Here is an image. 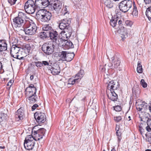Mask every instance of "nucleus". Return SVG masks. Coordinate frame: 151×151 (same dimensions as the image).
<instances>
[{
  "instance_id": "1",
  "label": "nucleus",
  "mask_w": 151,
  "mask_h": 151,
  "mask_svg": "<svg viewBox=\"0 0 151 151\" xmlns=\"http://www.w3.org/2000/svg\"><path fill=\"white\" fill-rule=\"evenodd\" d=\"M118 82H114L112 80L109 82L107 86V95L108 98L112 101H116L117 99V96L114 91L119 87Z\"/></svg>"
},
{
  "instance_id": "2",
  "label": "nucleus",
  "mask_w": 151,
  "mask_h": 151,
  "mask_svg": "<svg viewBox=\"0 0 151 151\" xmlns=\"http://www.w3.org/2000/svg\"><path fill=\"white\" fill-rule=\"evenodd\" d=\"M22 49L17 44H13L11 48L10 54L12 57L19 60L24 59V56L23 55L21 50Z\"/></svg>"
},
{
  "instance_id": "3",
  "label": "nucleus",
  "mask_w": 151,
  "mask_h": 151,
  "mask_svg": "<svg viewBox=\"0 0 151 151\" xmlns=\"http://www.w3.org/2000/svg\"><path fill=\"white\" fill-rule=\"evenodd\" d=\"M37 17L42 22H47L51 19V14L45 10H40L37 12Z\"/></svg>"
},
{
  "instance_id": "4",
  "label": "nucleus",
  "mask_w": 151,
  "mask_h": 151,
  "mask_svg": "<svg viewBox=\"0 0 151 151\" xmlns=\"http://www.w3.org/2000/svg\"><path fill=\"white\" fill-rule=\"evenodd\" d=\"M132 5V1L125 0L121 1L119 5V7L120 11L124 12H127L131 7Z\"/></svg>"
},
{
  "instance_id": "5",
  "label": "nucleus",
  "mask_w": 151,
  "mask_h": 151,
  "mask_svg": "<svg viewBox=\"0 0 151 151\" xmlns=\"http://www.w3.org/2000/svg\"><path fill=\"white\" fill-rule=\"evenodd\" d=\"M34 1L32 0H28L25 4L24 9L26 12L32 14L35 12L36 7Z\"/></svg>"
},
{
  "instance_id": "6",
  "label": "nucleus",
  "mask_w": 151,
  "mask_h": 151,
  "mask_svg": "<svg viewBox=\"0 0 151 151\" xmlns=\"http://www.w3.org/2000/svg\"><path fill=\"white\" fill-rule=\"evenodd\" d=\"M42 49L46 54L49 55L52 54L54 51V45L51 42H47L43 44Z\"/></svg>"
},
{
  "instance_id": "7",
  "label": "nucleus",
  "mask_w": 151,
  "mask_h": 151,
  "mask_svg": "<svg viewBox=\"0 0 151 151\" xmlns=\"http://www.w3.org/2000/svg\"><path fill=\"white\" fill-rule=\"evenodd\" d=\"M37 30V27L33 22H30L27 27L24 30L26 34L28 35H33L35 34Z\"/></svg>"
},
{
  "instance_id": "8",
  "label": "nucleus",
  "mask_w": 151,
  "mask_h": 151,
  "mask_svg": "<svg viewBox=\"0 0 151 151\" xmlns=\"http://www.w3.org/2000/svg\"><path fill=\"white\" fill-rule=\"evenodd\" d=\"M111 63L108 64L107 66L111 69L117 68L120 65V61L118 55H115L111 58Z\"/></svg>"
},
{
  "instance_id": "9",
  "label": "nucleus",
  "mask_w": 151,
  "mask_h": 151,
  "mask_svg": "<svg viewBox=\"0 0 151 151\" xmlns=\"http://www.w3.org/2000/svg\"><path fill=\"white\" fill-rule=\"evenodd\" d=\"M45 130L43 128H41L36 131H32V134L34 140L35 141H39L43 138L44 135Z\"/></svg>"
},
{
  "instance_id": "10",
  "label": "nucleus",
  "mask_w": 151,
  "mask_h": 151,
  "mask_svg": "<svg viewBox=\"0 0 151 151\" xmlns=\"http://www.w3.org/2000/svg\"><path fill=\"white\" fill-rule=\"evenodd\" d=\"M34 117L37 121L40 124L44 123L46 121V115L43 112L39 111L36 112Z\"/></svg>"
},
{
  "instance_id": "11",
  "label": "nucleus",
  "mask_w": 151,
  "mask_h": 151,
  "mask_svg": "<svg viewBox=\"0 0 151 151\" xmlns=\"http://www.w3.org/2000/svg\"><path fill=\"white\" fill-rule=\"evenodd\" d=\"M70 20L68 19H63L61 21L59 25V28L62 30L68 29L70 28Z\"/></svg>"
},
{
  "instance_id": "12",
  "label": "nucleus",
  "mask_w": 151,
  "mask_h": 151,
  "mask_svg": "<svg viewBox=\"0 0 151 151\" xmlns=\"http://www.w3.org/2000/svg\"><path fill=\"white\" fill-rule=\"evenodd\" d=\"M37 91L36 88L34 86V85L31 84L26 88L25 90V94L26 96L33 95V94L36 95Z\"/></svg>"
},
{
  "instance_id": "13",
  "label": "nucleus",
  "mask_w": 151,
  "mask_h": 151,
  "mask_svg": "<svg viewBox=\"0 0 151 151\" xmlns=\"http://www.w3.org/2000/svg\"><path fill=\"white\" fill-rule=\"evenodd\" d=\"M24 24V21L19 17H16L13 19V26L15 28H19Z\"/></svg>"
},
{
  "instance_id": "14",
  "label": "nucleus",
  "mask_w": 151,
  "mask_h": 151,
  "mask_svg": "<svg viewBox=\"0 0 151 151\" xmlns=\"http://www.w3.org/2000/svg\"><path fill=\"white\" fill-rule=\"evenodd\" d=\"M50 10H55L57 12H59L62 7V4L59 1H57L56 2L51 5Z\"/></svg>"
},
{
  "instance_id": "15",
  "label": "nucleus",
  "mask_w": 151,
  "mask_h": 151,
  "mask_svg": "<svg viewBox=\"0 0 151 151\" xmlns=\"http://www.w3.org/2000/svg\"><path fill=\"white\" fill-rule=\"evenodd\" d=\"M24 115V111L22 108L18 109L16 113L15 119L16 121H18L23 119Z\"/></svg>"
},
{
  "instance_id": "16",
  "label": "nucleus",
  "mask_w": 151,
  "mask_h": 151,
  "mask_svg": "<svg viewBox=\"0 0 151 151\" xmlns=\"http://www.w3.org/2000/svg\"><path fill=\"white\" fill-rule=\"evenodd\" d=\"M48 35L50 39L53 40V41H56L58 38V33L55 31L52 30L49 31L48 32Z\"/></svg>"
},
{
  "instance_id": "17",
  "label": "nucleus",
  "mask_w": 151,
  "mask_h": 151,
  "mask_svg": "<svg viewBox=\"0 0 151 151\" xmlns=\"http://www.w3.org/2000/svg\"><path fill=\"white\" fill-rule=\"evenodd\" d=\"M118 32L119 34L122 35L121 37L122 40H124L126 37L127 36L128 33L127 29L124 27H121L119 28V29L118 31Z\"/></svg>"
},
{
  "instance_id": "18",
  "label": "nucleus",
  "mask_w": 151,
  "mask_h": 151,
  "mask_svg": "<svg viewBox=\"0 0 151 151\" xmlns=\"http://www.w3.org/2000/svg\"><path fill=\"white\" fill-rule=\"evenodd\" d=\"M35 144L34 141L29 142L24 141V146L26 149L31 150L33 148Z\"/></svg>"
},
{
  "instance_id": "19",
  "label": "nucleus",
  "mask_w": 151,
  "mask_h": 151,
  "mask_svg": "<svg viewBox=\"0 0 151 151\" xmlns=\"http://www.w3.org/2000/svg\"><path fill=\"white\" fill-rule=\"evenodd\" d=\"M7 44L6 41L4 40H0V52L7 49Z\"/></svg>"
},
{
  "instance_id": "20",
  "label": "nucleus",
  "mask_w": 151,
  "mask_h": 151,
  "mask_svg": "<svg viewBox=\"0 0 151 151\" xmlns=\"http://www.w3.org/2000/svg\"><path fill=\"white\" fill-rule=\"evenodd\" d=\"M51 73L53 75H56L59 74L60 70L59 65H56L53 66L51 70Z\"/></svg>"
},
{
  "instance_id": "21",
  "label": "nucleus",
  "mask_w": 151,
  "mask_h": 151,
  "mask_svg": "<svg viewBox=\"0 0 151 151\" xmlns=\"http://www.w3.org/2000/svg\"><path fill=\"white\" fill-rule=\"evenodd\" d=\"M101 2L109 8H111L113 6L114 4L112 0H101Z\"/></svg>"
},
{
  "instance_id": "22",
  "label": "nucleus",
  "mask_w": 151,
  "mask_h": 151,
  "mask_svg": "<svg viewBox=\"0 0 151 151\" xmlns=\"http://www.w3.org/2000/svg\"><path fill=\"white\" fill-rule=\"evenodd\" d=\"M27 99L29 101L30 104L34 103L37 101V96L36 95L33 94V95H30L29 96H26Z\"/></svg>"
},
{
  "instance_id": "23",
  "label": "nucleus",
  "mask_w": 151,
  "mask_h": 151,
  "mask_svg": "<svg viewBox=\"0 0 151 151\" xmlns=\"http://www.w3.org/2000/svg\"><path fill=\"white\" fill-rule=\"evenodd\" d=\"M147 106V104L145 101L142 102L141 104L136 105V108L139 111H141L143 108H146Z\"/></svg>"
},
{
  "instance_id": "24",
  "label": "nucleus",
  "mask_w": 151,
  "mask_h": 151,
  "mask_svg": "<svg viewBox=\"0 0 151 151\" xmlns=\"http://www.w3.org/2000/svg\"><path fill=\"white\" fill-rule=\"evenodd\" d=\"M63 45L67 49H69L70 48L73 47V45L71 42L69 40H65L63 42Z\"/></svg>"
},
{
  "instance_id": "25",
  "label": "nucleus",
  "mask_w": 151,
  "mask_h": 151,
  "mask_svg": "<svg viewBox=\"0 0 151 151\" xmlns=\"http://www.w3.org/2000/svg\"><path fill=\"white\" fill-rule=\"evenodd\" d=\"M66 52L62 51L60 52L58 54V56L59 57V59L62 61H65Z\"/></svg>"
},
{
  "instance_id": "26",
  "label": "nucleus",
  "mask_w": 151,
  "mask_h": 151,
  "mask_svg": "<svg viewBox=\"0 0 151 151\" xmlns=\"http://www.w3.org/2000/svg\"><path fill=\"white\" fill-rule=\"evenodd\" d=\"M74 56L73 53H69L66 52L65 61L68 62L71 61L73 58Z\"/></svg>"
},
{
  "instance_id": "27",
  "label": "nucleus",
  "mask_w": 151,
  "mask_h": 151,
  "mask_svg": "<svg viewBox=\"0 0 151 151\" xmlns=\"http://www.w3.org/2000/svg\"><path fill=\"white\" fill-rule=\"evenodd\" d=\"M84 72L83 70H81L76 75L75 78L78 79L80 81L81 78L84 76Z\"/></svg>"
},
{
  "instance_id": "28",
  "label": "nucleus",
  "mask_w": 151,
  "mask_h": 151,
  "mask_svg": "<svg viewBox=\"0 0 151 151\" xmlns=\"http://www.w3.org/2000/svg\"><path fill=\"white\" fill-rule=\"evenodd\" d=\"M146 15L148 20L151 22V6L147 9L146 11Z\"/></svg>"
},
{
  "instance_id": "29",
  "label": "nucleus",
  "mask_w": 151,
  "mask_h": 151,
  "mask_svg": "<svg viewBox=\"0 0 151 151\" xmlns=\"http://www.w3.org/2000/svg\"><path fill=\"white\" fill-rule=\"evenodd\" d=\"M147 124V126L146 127V130L148 132H151V117L150 118H148Z\"/></svg>"
},
{
  "instance_id": "30",
  "label": "nucleus",
  "mask_w": 151,
  "mask_h": 151,
  "mask_svg": "<svg viewBox=\"0 0 151 151\" xmlns=\"http://www.w3.org/2000/svg\"><path fill=\"white\" fill-rule=\"evenodd\" d=\"M48 35V32H44L40 33L39 35L40 38L42 39L46 38Z\"/></svg>"
},
{
  "instance_id": "31",
  "label": "nucleus",
  "mask_w": 151,
  "mask_h": 151,
  "mask_svg": "<svg viewBox=\"0 0 151 151\" xmlns=\"http://www.w3.org/2000/svg\"><path fill=\"white\" fill-rule=\"evenodd\" d=\"M52 28L49 24H45L43 26L42 29L44 31L49 32L52 30Z\"/></svg>"
},
{
  "instance_id": "32",
  "label": "nucleus",
  "mask_w": 151,
  "mask_h": 151,
  "mask_svg": "<svg viewBox=\"0 0 151 151\" xmlns=\"http://www.w3.org/2000/svg\"><path fill=\"white\" fill-rule=\"evenodd\" d=\"M78 79L76 78L75 79L73 78H70L68 80V84L73 85L76 82H78L79 81Z\"/></svg>"
},
{
  "instance_id": "33",
  "label": "nucleus",
  "mask_w": 151,
  "mask_h": 151,
  "mask_svg": "<svg viewBox=\"0 0 151 151\" xmlns=\"http://www.w3.org/2000/svg\"><path fill=\"white\" fill-rule=\"evenodd\" d=\"M141 63L140 61H138L137 63V71L139 73H142V68Z\"/></svg>"
},
{
  "instance_id": "34",
  "label": "nucleus",
  "mask_w": 151,
  "mask_h": 151,
  "mask_svg": "<svg viewBox=\"0 0 151 151\" xmlns=\"http://www.w3.org/2000/svg\"><path fill=\"white\" fill-rule=\"evenodd\" d=\"M133 7L132 14L134 17H136L138 15V11L137 8L134 4H133Z\"/></svg>"
},
{
  "instance_id": "35",
  "label": "nucleus",
  "mask_w": 151,
  "mask_h": 151,
  "mask_svg": "<svg viewBox=\"0 0 151 151\" xmlns=\"http://www.w3.org/2000/svg\"><path fill=\"white\" fill-rule=\"evenodd\" d=\"M34 140L33 135H27L26 138L24 141H34Z\"/></svg>"
},
{
  "instance_id": "36",
  "label": "nucleus",
  "mask_w": 151,
  "mask_h": 151,
  "mask_svg": "<svg viewBox=\"0 0 151 151\" xmlns=\"http://www.w3.org/2000/svg\"><path fill=\"white\" fill-rule=\"evenodd\" d=\"M109 76L107 74L104 75V81L105 83L107 84V86L108 85L109 82L111 81H110V79L109 78Z\"/></svg>"
},
{
  "instance_id": "37",
  "label": "nucleus",
  "mask_w": 151,
  "mask_h": 151,
  "mask_svg": "<svg viewBox=\"0 0 151 151\" xmlns=\"http://www.w3.org/2000/svg\"><path fill=\"white\" fill-rule=\"evenodd\" d=\"M98 105L97 104H92L91 106V108L90 109H92V112L94 114H96V109L97 108L96 107H97Z\"/></svg>"
},
{
  "instance_id": "38",
  "label": "nucleus",
  "mask_w": 151,
  "mask_h": 151,
  "mask_svg": "<svg viewBox=\"0 0 151 151\" xmlns=\"http://www.w3.org/2000/svg\"><path fill=\"white\" fill-rule=\"evenodd\" d=\"M26 17V15L24 13L22 12H19L18 16L17 17H19L20 19H22V20L24 19Z\"/></svg>"
},
{
  "instance_id": "39",
  "label": "nucleus",
  "mask_w": 151,
  "mask_h": 151,
  "mask_svg": "<svg viewBox=\"0 0 151 151\" xmlns=\"http://www.w3.org/2000/svg\"><path fill=\"white\" fill-rule=\"evenodd\" d=\"M117 21V18H114L111 20L110 24L113 27H115L116 25V22Z\"/></svg>"
},
{
  "instance_id": "40",
  "label": "nucleus",
  "mask_w": 151,
  "mask_h": 151,
  "mask_svg": "<svg viewBox=\"0 0 151 151\" xmlns=\"http://www.w3.org/2000/svg\"><path fill=\"white\" fill-rule=\"evenodd\" d=\"M146 137V140L151 143V133H147L145 134Z\"/></svg>"
},
{
  "instance_id": "41",
  "label": "nucleus",
  "mask_w": 151,
  "mask_h": 151,
  "mask_svg": "<svg viewBox=\"0 0 151 151\" xmlns=\"http://www.w3.org/2000/svg\"><path fill=\"white\" fill-rule=\"evenodd\" d=\"M125 23L127 26L131 27L133 24V22L131 20H127L125 21Z\"/></svg>"
},
{
  "instance_id": "42",
  "label": "nucleus",
  "mask_w": 151,
  "mask_h": 151,
  "mask_svg": "<svg viewBox=\"0 0 151 151\" xmlns=\"http://www.w3.org/2000/svg\"><path fill=\"white\" fill-rule=\"evenodd\" d=\"M140 83L142 86L144 88H146L147 86V83L145 82V80L142 79L140 81Z\"/></svg>"
},
{
  "instance_id": "43",
  "label": "nucleus",
  "mask_w": 151,
  "mask_h": 151,
  "mask_svg": "<svg viewBox=\"0 0 151 151\" xmlns=\"http://www.w3.org/2000/svg\"><path fill=\"white\" fill-rule=\"evenodd\" d=\"M62 14L63 15H65L68 12V11H67V6H65L63 7V9L62 10Z\"/></svg>"
},
{
  "instance_id": "44",
  "label": "nucleus",
  "mask_w": 151,
  "mask_h": 151,
  "mask_svg": "<svg viewBox=\"0 0 151 151\" xmlns=\"http://www.w3.org/2000/svg\"><path fill=\"white\" fill-rule=\"evenodd\" d=\"M35 63V65L37 67H41L42 66V64L41 62L38 61Z\"/></svg>"
},
{
  "instance_id": "45",
  "label": "nucleus",
  "mask_w": 151,
  "mask_h": 151,
  "mask_svg": "<svg viewBox=\"0 0 151 151\" xmlns=\"http://www.w3.org/2000/svg\"><path fill=\"white\" fill-rule=\"evenodd\" d=\"M114 121L116 122H119L122 119V118L120 116H116L114 117Z\"/></svg>"
},
{
  "instance_id": "46",
  "label": "nucleus",
  "mask_w": 151,
  "mask_h": 151,
  "mask_svg": "<svg viewBox=\"0 0 151 151\" xmlns=\"http://www.w3.org/2000/svg\"><path fill=\"white\" fill-rule=\"evenodd\" d=\"M17 0H8V1L11 5H13L15 4Z\"/></svg>"
},
{
  "instance_id": "47",
  "label": "nucleus",
  "mask_w": 151,
  "mask_h": 151,
  "mask_svg": "<svg viewBox=\"0 0 151 151\" xmlns=\"http://www.w3.org/2000/svg\"><path fill=\"white\" fill-rule=\"evenodd\" d=\"M114 109L116 111H119L121 110L122 109L119 106H117L114 107Z\"/></svg>"
},
{
  "instance_id": "48",
  "label": "nucleus",
  "mask_w": 151,
  "mask_h": 151,
  "mask_svg": "<svg viewBox=\"0 0 151 151\" xmlns=\"http://www.w3.org/2000/svg\"><path fill=\"white\" fill-rule=\"evenodd\" d=\"M14 82V81L12 80H10V81L7 83V86H9V88H10L12 86V83Z\"/></svg>"
},
{
  "instance_id": "49",
  "label": "nucleus",
  "mask_w": 151,
  "mask_h": 151,
  "mask_svg": "<svg viewBox=\"0 0 151 151\" xmlns=\"http://www.w3.org/2000/svg\"><path fill=\"white\" fill-rule=\"evenodd\" d=\"M42 65H47L48 66H50V65L49 63L47 61H43L42 62Z\"/></svg>"
},
{
  "instance_id": "50",
  "label": "nucleus",
  "mask_w": 151,
  "mask_h": 151,
  "mask_svg": "<svg viewBox=\"0 0 151 151\" xmlns=\"http://www.w3.org/2000/svg\"><path fill=\"white\" fill-rule=\"evenodd\" d=\"M7 116V115L6 114H3L1 115V119H2V120H5Z\"/></svg>"
},
{
  "instance_id": "51",
  "label": "nucleus",
  "mask_w": 151,
  "mask_h": 151,
  "mask_svg": "<svg viewBox=\"0 0 151 151\" xmlns=\"http://www.w3.org/2000/svg\"><path fill=\"white\" fill-rule=\"evenodd\" d=\"M140 132L141 134H142V137L144 138V135L145 134L143 133L144 132V129L140 127Z\"/></svg>"
},
{
  "instance_id": "52",
  "label": "nucleus",
  "mask_w": 151,
  "mask_h": 151,
  "mask_svg": "<svg viewBox=\"0 0 151 151\" xmlns=\"http://www.w3.org/2000/svg\"><path fill=\"white\" fill-rule=\"evenodd\" d=\"M38 106L37 104H34L32 107V110H35L37 107Z\"/></svg>"
},
{
  "instance_id": "53",
  "label": "nucleus",
  "mask_w": 151,
  "mask_h": 151,
  "mask_svg": "<svg viewBox=\"0 0 151 151\" xmlns=\"http://www.w3.org/2000/svg\"><path fill=\"white\" fill-rule=\"evenodd\" d=\"M137 3L139 5L142 4L144 2H145L144 0H137Z\"/></svg>"
},
{
  "instance_id": "54",
  "label": "nucleus",
  "mask_w": 151,
  "mask_h": 151,
  "mask_svg": "<svg viewBox=\"0 0 151 151\" xmlns=\"http://www.w3.org/2000/svg\"><path fill=\"white\" fill-rule=\"evenodd\" d=\"M116 135L117 136H118V139H119L121 135V133L119 131H116Z\"/></svg>"
},
{
  "instance_id": "55",
  "label": "nucleus",
  "mask_w": 151,
  "mask_h": 151,
  "mask_svg": "<svg viewBox=\"0 0 151 151\" xmlns=\"http://www.w3.org/2000/svg\"><path fill=\"white\" fill-rule=\"evenodd\" d=\"M146 4H149L151 2V0H144Z\"/></svg>"
},
{
  "instance_id": "56",
  "label": "nucleus",
  "mask_w": 151,
  "mask_h": 151,
  "mask_svg": "<svg viewBox=\"0 0 151 151\" xmlns=\"http://www.w3.org/2000/svg\"><path fill=\"white\" fill-rule=\"evenodd\" d=\"M105 68H104H104H102H102H100V69H101V70H102V71H104V70H105V69H106V64H105Z\"/></svg>"
},
{
  "instance_id": "57",
  "label": "nucleus",
  "mask_w": 151,
  "mask_h": 151,
  "mask_svg": "<svg viewBox=\"0 0 151 151\" xmlns=\"http://www.w3.org/2000/svg\"><path fill=\"white\" fill-rule=\"evenodd\" d=\"M116 130L117 131H119V126L118 125L117 126L116 125Z\"/></svg>"
},
{
  "instance_id": "58",
  "label": "nucleus",
  "mask_w": 151,
  "mask_h": 151,
  "mask_svg": "<svg viewBox=\"0 0 151 151\" xmlns=\"http://www.w3.org/2000/svg\"><path fill=\"white\" fill-rule=\"evenodd\" d=\"M50 66H47V67L48 68V69L49 70H52V67L51 66L52 64L50 63Z\"/></svg>"
},
{
  "instance_id": "59",
  "label": "nucleus",
  "mask_w": 151,
  "mask_h": 151,
  "mask_svg": "<svg viewBox=\"0 0 151 151\" xmlns=\"http://www.w3.org/2000/svg\"><path fill=\"white\" fill-rule=\"evenodd\" d=\"M127 119L128 121H130L131 120V117L130 116H129L128 118H127Z\"/></svg>"
},
{
  "instance_id": "60",
  "label": "nucleus",
  "mask_w": 151,
  "mask_h": 151,
  "mask_svg": "<svg viewBox=\"0 0 151 151\" xmlns=\"http://www.w3.org/2000/svg\"><path fill=\"white\" fill-rule=\"evenodd\" d=\"M30 79L31 80H32L34 78V76L33 75H31L30 76Z\"/></svg>"
},
{
  "instance_id": "61",
  "label": "nucleus",
  "mask_w": 151,
  "mask_h": 151,
  "mask_svg": "<svg viewBox=\"0 0 151 151\" xmlns=\"http://www.w3.org/2000/svg\"><path fill=\"white\" fill-rule=\"evenodd\" d=\"M65 30H63L61 32V35H64L65 33Z\"/></svg>"
},
{
  "instance_id": "62",
  "label": "nucleus",
  "mask_w": 151,
  "mask_h": 151,
  "mask_svg": "<svg viewBox=\"0 0 151 151\" xmlns=\"http://www.w3.org/2000/svg\"><path fill=\"white\" fill-rule=\"evenodd\" d=\"M78 4V6L79 7V8H80V9H81V8H82V7H83L82 6H81V5H80L79 4Z\"/></svg>"
},
{
  "instance_id": "63",
  "label": "nucleus",
  "mask_w": 151,
  "mask_h": 151,
  "mask_svg": "<svg viewBox=\"0 0 151 151\" xmlns=\"http://www.w3.org/2000/svg\"><path fill=\"white\" fill-rule=\"evenodd\" d=\"M122 21L121 20H119L118 21V24H122Z\"/></svg>"
},
{
  "instance_id": "64",
  "label": "nucleus",
  "mask_w": 151,
  "mask_h": 151,
  "mask_svg": "<svg viewBox=\"0 0 151 151\" xmlns=\"http://www.w3.org/2000/svg\"><path fill=\"white\" fill-rule=\"evenodd\" d=\"M149 109L150 112H151V105L149 106Z\"/></svg>"
}]
</instances>
